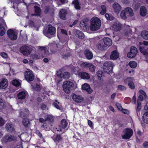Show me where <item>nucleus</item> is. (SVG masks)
Returning <instances> with one entry per match:
<instances>
[{
    "instance_id": "obj_35",
    "label": "nucleus",
    "mask_w": 148,
    "mask_h": 148,
    "mask_svg": "<svg viewBox=\"0 0 148 148\" xmlns=\"http://www.w3.org/2000/svg\"><path fill=\"white\" fill-rule=\"evenodd\" d=\"M142 119L144 123L148 124V112H146L143 114Z\"/></svg>"
},
{
    "instance_id": "obj_51",
    "label": "nucleus",
    "mask_w": 148,
    "mask_h": 148,
    "mask_svg": "<svg viewBox=\"0 0 148 148\" xmlns=\"http://www.w3.org/2000/svg\"><path fill=\"white\" fill-rule=\"evenodd\" d=\"M127 56L128 58H131L134 57L136 55L130 51L127 53Z\"/></svg>"
},
{
    "instance_id": "obj_9",
    "label": "nucleus",
    "mask_w": 148,
    "mask_h": 148,
    "mask_svg": "<svg viewBox=\"0 0 148 148\" xmlns=\"http://www.w3.org/2000/svg\"><path fill=\"white\" fill-rule=\"evenodd\" d=\"M16 137L14 135H6L3 138V140L5 143L15 140Z\"/></svg>"
},
{
    "instance_id": "obj_61",
    "label": "nucleus",
    "mask_w": 148,
    "mask_h": 148,
    "mask_svg": "<svg viewBox=\"0 0 148 148\" xmlns=\"http://www.w3.org/2000/svg\"><path fill=\"white\" fill-rule=\"evenodd\" d=\"M1 56L2 57L4 58H6L8 57L7 54L4 52L1 53Z\"/></svg>"
},
{
    "instance_id": "obj_54",
    "label": "nucleus",
    "mask_w": 148,
    "mask_h": 148,
    "mask_svg": "<svg viewBox=\"0 0 148 148\" xmlns=\"http://www.w3.org/2000/svg\"><path fill=\"white\" fill-rule=\"evenodd\" d=\"M88 124L89 126L92 129L94 127L93 123L90 120H88Z\"/></svg>"
},
{
    "instance_id": "obj_27",
    "label": "nucleus",
    "mask_w": 148,
    "mask_h": 148,
    "mask_svg": "<svg viewBox=\"0 0 148 148\" xmlns=\"http://www.w3.org/2000/svg\"><path fill=\"white\" fill-rule=\"evenodd\" d=\"M29 113V111L28 109L25 108L20 112V115L21 117H27Z\"/></svg>"
},
{
    "instance_id": "obj_43",
    "label": "nucleus",
    "mask_w": 148,
    "mask_h": 148,
    "mask_svg": "<svg viewBox=\"0 0 148 148\" xmlns=\"http://www.w3.org/2000/svg\"><path fill=\"white\" fill-rule=\"evenodd\" d=\"M128 86L132 90L134 89L135 86L134 82L131 80H129L128 82Z\"/></svg>"
},
{
    "instance_id": "obj_28",
    "label": "nucleus",
    "mask_w": 148,
    "mask_h": 148,
    "mask_svg": "<svg viewBox=\"0 0 148 148\" xmlns=\"http://www.w3.org/2000/svg\"><path fill=\"white\" fill-rule=\"evenodd\" d=\"M139 49L141 53L144 55L146 56H148V48L145 47L140 46L139 47Z\"/></svg>"
},
{
    "instance_id": "obj_18",
    "label": "nucleus",
    "mask_w": 148,
    "mask_h": 148,
    "mask_svg": "<svg viewBox=\"0 0 148 148\" xmlns=\"http://www.w3.org/2000/svg\"><path fill=\"white\" fill-rule=\"evenodd\" d=\"M121 25L120 23L116 22L113 24L112 26V30L115 32H117L121 29Z\"/></svg>"
},
{
    "instance_id": "obj_39",
    "label": "nucleus",
    "mask_w": 148,
    "mask_h": 148,
    "mask_svg": "<svg viewBox=\"0 0 148 148\" xmlns=\"http://www.w3.org/2000/svg\"><path fill=\"white\" fill-rule=\"evenodd\" d=\"M128 65L131 68H135L137 67V64L135 61H132L129 62Z\"/></svg>"
},
{
    "instance_id": "obj_13",
    "label": "nucleus",
    "mask_w": 148,
    "mask_h": 148,
    "mask_svg": "<svg viewBox=\"0 0 148 148\" xmlns=\"http://www.w3.org/2000/svg\"><path fill=\"white\" fill-rule=\"evenodd\" d=\"M8 85V80L5 78H3L2 80L0 82V89H5L6 88Z\"/></svg>"
},
{
    "instance_id": "obj_37",
    "label": "nucleus",
    "mask_w": 148,
    "mask_h": 148,
    "mask_svg": "<svg viewBox=\"0 0 148 148\" xmlns=\"http://www.w3.org/2000/svg\"><path fill=\"white\" fill-rule=\"evenodd\" d=\"M73 4L74 5L75 8L77 10H80L81 7L79 5V3L78 0H74L73 1Z\"/></svg>"
},
{
    "instance_id": "obj_48",
    "label": "nucleus",
    "mask_w": 148,
    "mask_h": 148,
    "mask_svg": "<svg viewBox=\"0 0 148 148\" xmlns=\"http://www.w3.org/2000/svg\"><path fill=\"white\" fill-rule=\"evenodd\" d=\"M70 77V74L68 72H65L64 73L63 77L64 79H69Z\"/></svg>"
},
{
    "instance_id": "obj_58",
    "label": "nucleus",
    "mask_w": 148,
    "mask_h": 148,
    "mask_svg": "<svg viewBox=\"0 0 148 148\" xmlns=\"http://www.w3.org/2000/svg\"><path fill=\"white\" fill-rule=\"evenodd\" d=\"M36 133L38 136L40 138H42V134L40 133V131L38 130H36Z\"/></svg>"
},
{
    "instance_id": "obj_30",
    "label": "nucleus",
    "mask_w": 148,
    "mask_h": 148,
    "mask_svg": "<svg viewBox=\"0 0 148 148\" xmlns=\"http://www.w3.org/2000/svg\"><path fill=\"white\" fill-rule=\"evenodd\" d=\"M54 120L53 116L51 115H47L45 119L46 121H47L50 124L53 123Z\"/></svg>"
},
{
    "instance_id": "obj_60",
    "label": "nucleus",
    "mask_w": 148,
    "mask_h": 148,
    "mask_svg": "<svg viewBox=\"0 0 148 148\" xmlns=\"http://www.w3.org/2000/svg\"><path fill=\"white\" fill-rule=\"evenodd\" d=\"M132 102L133 103L135 104L136 102V93L134 94V96L132 98Z\"/></svg>"
},
{
    "instance_id": "obj_53",
    "label": "nucleus",
    "mask_w": 148,
    "mask_h": 148,
    "mask_svg": "<svg viewBox=\"0 0 148 148\" xmlns=\"http://www.w3.org/2000/svg\"><path fill=\"white\" fill-rule=\"evenodd\" d=\"M117 88L121 90H124L126 89L125 87L122 85H119Z\"/></svg>"
},
{
    "instance_id": "obj_1",
    "label": "nucleus",
    "mask_w": 148,
    "mask_h": 148,
    "mask_svg": "<svg viewBox=\"0 0 148 148\" xmlns=\"http://www.w3.org/2000/svg\"><path fill=\"white\" fill-rule=\"evenodd\" d=\"M101 25L100 19L97 17H94L90 20V30L92 31H96L100 28Z\"/></svg>"
},
{
    "instance_id": "obj_11",
    "label": "nucleus",
    "mask_w": 148,
    "mask_h": 148,
    "mask_svg": "<svg viewBox=\"0 0 148 148\" xmlns=\"http://www.w3.org/2000/svg\"><path fill=\"white\" fill-rule=\"evenodd\" d=\"M88 20H86L85 19H84L81 21L79 25L82 29L84 30H86L87 29L88 27Z\"/></svg>"
},
{
    "instance_id": "obj_44",
    "label": "nucleus",
    "mask_w": 148,
    "mask_h": 148,
    "mask_svg": "<svg viewBox=\"0 0 148 148\" xmlns=\"http://www.w3.org/2000/svg\"><path fill=\"white\" fill-rule=\"evenodd\" d=\"M130 51L132 52V53H133L136 55L138 52V50L137 48L136 47L133 46H132L131 47Z\"/></svg>"
},
{
    "instance_id": "obj_55",
    "label": "nucleus",
    "mask_w": 148,
    "mask_h": 148,
    "mask_svg": "<svg viewBox=\"0 0 148 148\" xmlns=\"http://www.w3.org/2000/svg\"><path fill=\"white\" fill-rule=\"evenodd\" d=\"M54 107L56 108L57 109L59 110H61V108L60 106H59L58 103L53 102V104Z\"/></svg>"
},
{
    "instance_id": "obj_23",
    "label": "nucleus",
    "mask_w": 148,
    "mask_h": 148,
    "mask_svg": "<svg viewBox=\"0 0 148 148\" xmlns=\"http://www.w3.org/2000/svg\"><path fill=\"white\" fill-rule=\"evenodd\" d=\"M114 12L116 13H119L121 10V7L118 3H115L112 5Z\"/></svg>"
},
{
    "instance_id": "obj_36",
    "label": "nucleus",
    "mask_w": 148,
    "mask_h": 148,
    "mask_svg": "<svg viewBox=\"0 0 148 148\" xmlns=\"http://www.w3.org/2000/svg\"><path fill=\"white\" fill-rule=\"evenodd\" d=\"M65 52V54H62V56L63 59L66 60L69 57H70L71 56V54L69 51L67 50H66Z\"/></svg>"
},
{
    "instance_id": "obj_4",
    "label": "nucleus",
    "mask_w": 148,
    "mask_h": 148,
    "mask_svg": "<svg viewBox=\"0 0 148 148\" xmlns=\"http://www.w3.org/2000/svg\"><path fill=\"white\" fill-rule=\"evenodd\" d=\"M56 29L55 27L51 25H48L47 30L43 31L44 34L47 37L50 38L49 35H53L55 34Z\"/></svg>"
},
{
    "instance_id": "obj_64",
    "label": "nucleus",
    "mask_w": 148,
    "mask_h": 148,
    "mask_svg": "<svg viewBox=\"0 0 148 148\" xmlns=\"http://www.w3.org/2000/svg\"><path fill=\"white\" fill-rule=\"evenodd\" d=\"M143 146L145 148H148V142L145 141L143 144Z\"/></svg>"
},
{
    "instance_id": "obj_52",
    "label": "nucleus",
    "mask_w": 148,
    "mask_h": 148,
    "mask_svg": "<svg viewBox=\"0 0 148 148\" xmlns=\"http://www.w3.org/2000/svg\"><path fill=\"white\" fill-rule=\"evenodd\" d=\"M34 88L35 89L36 91H40L41 89V86L40 85L38 84H36V86Z\"/></svg>"
},
{
    "instance_id": "obj_47",
    "label": "nucleus",
    "mask_w": 148,
    "mask_h": 148,
    "mask_svg": "<svg viewBox=\"0 0 148 148\" xmlns=\"http://www.w3.org/2000/svg\"><path fill=\"white\" fill-rule=\"evenodd\" d=\"M88 68L90 71L92 72H95L96 67L92 64H90Z\"/></svg>"
},
{
    "instance_id": "obj_10",
    "label": "nucleus",
    "mask_w": 148,
    "mask_h": 148,
    "mask_svg": "<svg viewBox=\"0 0 148 148\" xmlns=\"http://www.w3.org/2000/svg\"><path fill=\"white\" fill-rule=\"evenodd\" d=\"M97 48L100 50H104L107 49L106 46L102 40H100L96 45Z\"/></svg>"
},
{
    "instance_id": "obj_38",
    "label": "nucleus",
    "mask_w": 148,
    "mask_h": 148,
    "mask_svg": "<svg viewBox=\"0 0 148 148\" xmlns=\"http://www.w3.org/2000/svg\"><path fill=\"white\" fill-rule=\"evenodd\" d=\"M142 38L145 40H148V31L146 30L143 31L141 33Z\"/></svg>"
},
{
    "instance_id": "obj_42",
    "label": "nucleus",
    "mask_w": 148,
    "mask_h": 148,
    "mask_svg": "<svg viewBox=\"0 0 148 148\" xmlns=\"http://www.w3.org/2000/svg\"><path fill=\"white\" fill-rule=\"evenodd\" d=\"M101 10L100 12V14L101 15H104L106 14V7L104 5H102L101 6Z\"/></svg>"
},
{
    "instance_id": "obj_24",
    "label": "nucleus",
    "mask_w": 148,
    "mask_h": 148,
    "mask_svg": "<svg viewBox=\"0 0 148 148\" xmlns=\"http://www.w3.org/2000/svg\"><path fill=\"white\" fill-rule=\"evenodd\" d=\"M127 17L132 16L134 15V13L132 10L130 8H126L124 10Z\"/></svg>"
},
{
    "instance_id": "obj_25",
    "label": "nucleus",
    "mask_w": 148,
    "mask_h": 148,
    "mask_svg": "<svg viewBox=\"0 0 148 148\" xmlns=\"http://www.w3.org/2000/svg\"><path fill=\"white\" fill-rule=\"evenodd\" d=\"M74 32L75 35L79 38L83 39L84 38V35L81 31L76 29Z\"/></svg>"
},
{
    "instance_id": "obj_34",
    "label": "nucleus",
    "mask_w": 148,
    "mask_h": 148,
    "mask_svg": "<svg viewBox=\"0 0 148 148\" xmlns=\"http://www.w3.org/2000/svg\"><path fill=\"white\" fill-rule=\"evenodd\" d=\"M67 125L68 122L65 119H63L61 121L60 127L64 129L67 127Z\"/></svg>"
},
{
    "instance_id": "obj_22",
    "label": "nucleus",
    "mask_w": 148,
    "mask_h": 148,
    "mask_svg": "<svg viewBox=\"0 0 148 148\" xmlns=\"http://www.w3.org/2000/svg\"><path fill=\"white\" fill-rule=\"evenodd\" d=\"M53 139L54 142L57 144L61 141L63 140V138L60 134H57L54 136Z\"/></svg>"
},
{
    "instance_id": "obj_8",
    "label": "nucleus",
    "mask_w": 148,
    "mask_h": 148,
    "mask_svg": "<svg viewBox=\"0 0 148 148\" xmlns=\"http://www.w3.org/2000/svg\"><path fill=\"white\" fill-rule=\"evenodd\" d=\"M8 37L12 40H15L17 38V35L15 34V32L12 29H9L7 32Z\"/></svg>"
},
{
    "instance_id": "obj_6",
    "label": "nucleus",
    "mask_w": 148,
    "mask_h": 148,
    "mask_svg": "<svg viewBox=\"0 0 148 148\" xmlns=\"http://www.w3.org/2000/svg\"><path fill=\"white\" fill-rule=\"evenodd\" d=\"M32 51V49L27 45L23 46L20 48V52L26 56L30 54Z\"/></svg>"
},
{
    "instance_id": "obj_21",
    "label": "nucleus",
    "mask_w": 148,
    "mask_h": 148,
    "mask_svg": "<svg viewBox=\"0 0 148 148\" xmlns=\"http://www.w3.org/2000/svg\"><path fill=\"white\" fill-rule=\"evenodd\" d=\"M5 128L7 132L10 133L13 132L15 130V129L13 126V124L12 123H7Z\"/></svg>"
},
{
    "instance_id": "obj_56",
    "label": "nucleus",
    "mask_w": 148,
    "mask_h": 148,
    "mask_svg": "<svg viewBox=\"0 0 148 148\" xmlns=\"http://www.w3.org/2000/svg\"><path fill=\"white\" fill-rule=\"evenodd\" d=\"M39 48L42 51H44L45 54L47 52V51H48L46 48L45 47L41 46Z\"/></svg>"
},
{
    "instance_id": "obj_62",
    "label": "nucleus",
    "mask_w": 148,
    "mask_h": 148,
    "mask_svg": "<svg viewBox=\"0 0 148 148\" xmlns=\"http://www.w3.org/2000/svg\"><path fill=\"white\" fill-rule=\"evenodd\" d=\"M116 106L118 109L120 110H121L123 108L121 105L119 103H117Z\"/></svg>"
},
{
    "instance_id": "obj_33",
    "label": "nucleus",
    "mask_w": 148,
    "mask_h": 148,
    "mask_svg": "<svg viewBox=\"0 0 148 148\" xmlns=\"http://www.w3.org/2000/svg\"><path fill=\"white\" fill-rule=\"evenodd\" d=\"M137 106L136 108V111L138 116L140 114V112L141 108V106L140 102H139V101H137Z\"/></svg>"
},
{
    "instance_id": "obj_46",
    "label": "nucleus",
    "mask_w": 148,
    "mask_h": 148,
    "mask_svg": "<svg viewBox=\"0 0 148 148\" xmlns=\"http://www.w3.org/2000/svg\"><path fill=\"white\" fill-rule=\"evenodd\" d=\"M5 32V29L1 24H0V35L1 36H3Z\"/></svg>"
},
{
    "instance_id": "obj_5",
    "label": "nucleus",
    "mask_w": 148,
    "mask_h": 148,
    "mask_svg": "<svg viewBox=\"0 0 148 148\" xmlns=\"http://www.w3.org/2000/svg\"><path fill=\"white\" fill-rule=\"evenodd\" d=\"M103 68L104 71L107 73L110 74L112 73V64L111 62H105L103 64Z\"/></svg>"
},
{
    "instance_id": "obj_49",
    "label": "nucleus",
    "mask_w": 148,
    "mask_h": 148,
    "mask_svg": "<svg viewBox=\"0 0 148 148\" xmlns=\"http://www.w3.org/2000/svg\"><path fill=\"white\" fill-rule=\"evenodd\" d=\"M120 16L121 18L125 20L126 19L127 16L124 10L121 11V13Z\"/></svg>"
},
{
    "instance_id": "obj_26",
    "label": "nucleus",
    "mask_w": 148,
    "mask_h": 148,
    "mask_svg": "<svg viewBox=\"0 0 148 148\" xmlns=\"http://www.w3.org/2000/svg\"><path fill=\"white\" fill-rule=\"evenodd\" d=\"M84 53L86 58L88 60H90L93 57V56L92 52L88 49L85 50Z\"/></svg>"
},
{
    "instance_id": "obj_40",
    "label": "nucleus",
    "mask_w": 148,
    "mask_h": 148,
    "mask_svg": "<svg viewBox=\"0 0 148 148\" xmlns=\"http://www.w3.org/2000/svg\"><path fill=\"white\" fill-rule=\"evenodd\" d=\"M105 16L106 19L108 20L112 21L114 19V17L112 15H109L108 13H106Z\"/></svg>"
},
{
    "instance_id": "obj_31",
    "label": "nucleus",
    "mask_w": 148,
    "mask_h": 148,
    "mask_svg": "<svg viewBox=\"0 0 148 148\" xmlns=\"http://www.w3.org/2000/svg\"><path fill=\"white\" fill-rule=\"evenodd\" d=\"M26 95V93L24 91H20L18 92L17 95L18 99H23L25 98Z\"/></svg>"
},
{
    "instance_id": "obj_59",
    "label": "nucleus",
    "mask_w": 148,
    "mask_h": 148,
    "mask_svg": "<svg viewBox=\"0 0 148 148\" xmlns=\"http://www.w3.org/2000/svg\"><path fill=\"white\" fill-rule=\"evenodd\" d=\"M139 92L141 94L143 95L145 97H147L146 93L143 90L140 89L139 90Z\"/></svg>"
},
{
    "instance_id": "obj_12",
    "label": "nucleus",
    "mask_w": 148,
    "mask_h": 148,
    "mask_svg": "<svg viewBox=\"0 0 148 148\" xmlns=\"http://www.w3.org/2000/svg\"><path fill=\"white\" fill-rule=\"evenodd\" d=\"M78 75L81 79H84L88 80L90 78V76L89 74L86 72H80L78 73Z\"/></svg>"
},
{
    "instance_id": "obj_7",
    "label": "nucleus",
    "mask_w": 148,
    "mask_h": 148,
    "mask_svg": "<svg viewBox=\"0 0 148 148\" xmlns=\"http://www.w3.org/2000/svg\"><path fill=\"white\" fill-rule=\"evenodd\" d=\"M24 75L25 79L28 82H32L34 80V76L32 72L26 71L24 73Z\"/></svg>"
},
{
    "instance_id": "obj_32",
    "label": "nucleus",
    "mask_w": 148,
    "mask_h": 148,
    "mask_svg": "<svg viewBox=\"0 0 148 148\" xmlns=\"http://www.w3.org/2000/svg\"><path fill=\"white\" fill-rule=\"evenodd\" d=\"M140 15L143 16H145L147 14V10L144 6H142L140 9Z\"/></svg>"
},
{
    "instance_id": "obj_29",
    "label": "nucleus",
    "mask_w": 148,
    "mask_h": 148,
    "mask_svg": "<svg viewBox=\"0 0 148 148\" xmlns=\"http://www.w3.org/2000/svg\"><path fill=\"white\" fill-rule=\"evenodd\" d=\"M22 122L23 126L25 128L29 127V126L31 125V123L29 119L27 118H23Z\"/></svg>"
},
{
    "instance_id": "obj_15",
    "label": "nucleus",
    "mask_w": 148,
    "mask_h": 148,
    "mask_svg": "<svg viewBox=\"0 0 148 148\" xmlns=\"http://www.w3.org/2000/svg\"><path fill=\"white\" fill-rule=\"evenodd\" d=\"M102 40L105 45L106 46V47H110L112 45V40L109 38L104 37Z\"/></svg>"
},
{
    "instance_id": "obj_63",
    "label": "nucleus",
    "mask_w": 148,
    "mask_h": 148,
    "mask_svg": "<svg viewBox=\"0 0 148 148\" xmlns=\"http://www.w3.org/2000/svg\"><path fill=\"white\" fill-rule=\"evenodd\" d=\"M5 106L4 103L0 101V109L4 108Z\"/></svg>"
},
{
    "instance_id": "obj_3",
    "label": "nucleus",
    "mask_w": 148,
    "mask_h": 148,
    "mask_svg": "<svg viewBox=\"0 0 148 148\" xmlns=\"http://www.w3.org/2000/svg\"><path fill=\"white\" fill-rule=\"evenodd\" d=\"M123 135H122L123 139L125 140L129 139L133 134L132 129L129 128H127L124 129L122 132Z\"/></svg>"
},
{
    "instance_id": "obj_14",
    "label": "nucleus",
    "mask_w": 148,
    "mask_h": 148,
    "mask_svg": "<svg viewBox=\"0 0 148 148\" xmlns=\"http://www.w3.org/2000/svg\"><path fill=\"white\" fill-rule=\"evenodd\" d=\"M82 90L86 91L89 94H91L92 92V90L91 88L90 85L87 84L85 83L82 86Z\"/></svg>"
},
{
    "instance_id": "obj_16",
    "label": "nucleus",
    "mask_w": 148,
    "mask_h": 148,
    "mask_svg": "<svg viewBox=\"0 0 148 148\" xmlns=\"http://www.w3.org/2000/svg\"><path fill=\"white\" fill-rule=\"evenodd\" d=\"M67 13V11L66 10L64 9H61L59 14L60 18L64 20H66V15Z\"/></svg>"
},
{
    "instance_id": "obj_2",
    "label": "nucleus",
    "mask_w": 148,
    "mask_h": 148,
    "mask_svg": "<svg viewBox=\"0 0 148 148\" xmlns=\"http://www.w3.org/2000/svg\"><path fill=\"white\" fill-rule=\"evenodd\" d=\"M74 84L69 81L64 82L62 87L64 91L66 93H69L71 90L74 89Z\"/></svg>"
},
{
    "instance_id": "obj_50",
    "label": "nucleus",
    "mask_w": 148,
    "mask_h": 148,
    "mask_svg": "<svg viewBox=\"0 0 148 148\" xmlns=\"http://www.w3.org/2000/svg\"><path fill=\"white\" fill-rule=\"evenodd\" d=\"M103 74V72L101 71H97V74L99 79H101V77H102Z\"/></svg>"
},
{
    "instance_id": "obj_17",
    "label": "nucleus",
    "mask_w": 148,
    "mask_h": 148,
    "mask_svg": "<svg viewBox=\"0 0 148 148\" xmlns=\"http://www.w3.org/2000/svg\"><path fill=\"white\" fill-rule=\"evenodd\" d=\"M72 98L73 100L77 103H80L83 100L84 98L81 96H78L74 94L72 95Z\"/></svg>"
},
{
    "instance_id": "obj_41",
    "label": "nucleus",
    "mask_w": 148,
    "mask_h": 148,
    "mask_svg": "<svg viewBox=\"0 0 148 148\" xmlns=\"http://www.w3.org/2000/svg\"><path fill=\"white\" fill-rule=\"evenodd\" d=\"M12 85L17 87H19L20 84L19 82L16 79L12 80Z\"/></svg>"
},
{
    "instance_id": "obj_45",
    "label": "nucleus",
    "mask_w": 148,
    "mask_h": 148,
    "mask_svg": "<svg viewBox=\"0 0 148 148\" xmlns=\"http://www.w3.org/2000/svg\"><path fill=\"white\" fill-rule=\"evenodd\" d=\"M90 63L86 62H83L80 64V66L83 68H88Z\"/></svg>"
},
{
    "instance_id": "obj_20",
    "label": "nucleus",
    "mask_w": 148,
    "mask_h": 148,
    "mask_svg": "<svg viewBox=\"0 0 148 148\" xmlns=\"http://www.w3.org/2000/svg\"><path fill=\"white\" fill-rule=\"evenodd\" d=\"M119 57V53L116 50L112 51L110 56V58L112 60H116Z\"/></svg>"
},
{
    "instance_id": "obj_19",
    "label": "nucleus",
    "mask_w": 148,
    "mask_h": 148,
    "mask_svg": "<svg viewBox=\"0 0 148 148\" xmlns=\"http://www.w3.org/2000/svg\"><path fill=\"white\" fill-rule=\"evenodd\" d=\"M34 8L35 12V14L32 15V16H39L40 15L41 13V10L39 7L37 5H34Z\"/></svg>"
},
{
    "instance_id": "obj_57",
    "label": "nucleus",
    "mask_w": 148,
    "mask_h": 148,
    "mask_svg": "<svg viewBox=\"0 0 148 148\" xmlns=\"http://www.w3.org/2000/svg\"><path fill=\"white\" fill-rule=\"evenodd\" d=\"M50 10V8L49 6H46L45 8L44 12L45 14H47Z\"/></svg>"
}]
</instances>
